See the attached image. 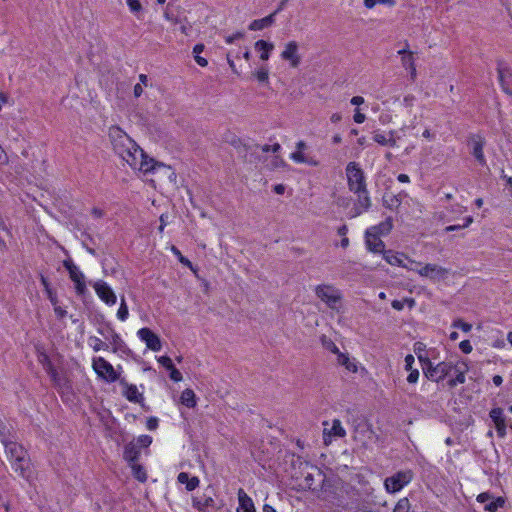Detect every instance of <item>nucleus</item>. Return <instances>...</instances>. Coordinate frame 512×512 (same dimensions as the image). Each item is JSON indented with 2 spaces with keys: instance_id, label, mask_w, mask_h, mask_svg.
<instances>
[{
  "instance_id": "6e6552de",
  "label": "nucleus",
  "mask_w": 512,
  "mask_h": 512,
  "mask_svg": "<svg viewBox=\"0 0 512 512\" xmlns=\"http://www.w3.org/2000/svg\"><path fill=\"white\" fill-rule=\"evenodd\" d=\"M63 266L69 272L70 279L75 284L76 292L79 295H83L87 290L84 274L79 270V268L70 259L64 260Z\"/></svg>"
},
{
  "instance_id": "338daca9",
  "label": "nucleus",
  "mask_w": 512,
  "mask_h": 512,
  "mask_svg": "<svg viewBox=\"0 0 512 512\" xmlns=\"http://www.w3.org/2000/svg\"><path fill=\"white\" fill-rule=\"evenodd\" d=\"M194 57L198 65H200L201 67L207 66L208 62L205 58L201 57L200 55H195Z\"/></svg>"
},
{
  "instance_id": "473e14b6",
  "label": "nucleus",
  "mask_w": 512,
  "mask_h": 512,
  "mask_svg": "<svg viewBox=\"0 0 512 512\" xmlns=\"http://www.w3.org/2000/svg\"><path fill=\"white\" fill-rule=\"evenodd\" d=\"M181 403L188 408H193L196 405V395L192 389H185L181 393Z\"/></svg>"
},
{
  "instance_id": "cd10ccee",
  "label": "nucleus",
  "mask_w": 512,
  "mask_h": 512,
  "mask_svg": "<svg viewBox=\"0 0 512 512\" xmlns=\"http://www.w3.org/2000/svg\"><path fill=\"white\" fill-rule=\"evenodd\" d=\"M393 134H394L393 131L389 132L390 137L387 138L385 134L375 131L373 133V140L382 146L395 147L396 140L393 138Z\"/></svg>"
},
{
  "instance_id": "c03bdc74",
  "label": "nucleus",
  "mask_w": 512,
  "mask_h": 512,
  "mask_svg": "<svg viewBox=\"0 0 512 512\" xmlns=\"http://www.w3.org/2000/svg\"><path fill=\"white\" fill-rule=\"evenodd\" d=\"M504 503H505L504 498L498 497L495 500H492L489 503H487L486 506H485V509L490 511V512H494L498 508L502 507L504 505Z\"/></svg>"
},
{
  "instance_id": "0eeeda50",
  "label": "nucleus",
  "mask_w": 512,
  "mask_h": 512,
  "mask_svg": "<svg viewBox=\"0 0 512 512\" xmlns=\"http://www.w3.org/2000/svg\"><path fill=\"white\" fill-rule=\"evenodd\" d=\"M413 473L410 470L399 471L385 479L384 485L388 492L396 493L411 482Z\"/></svg>"
},
{
  "instance_id": "f257e3e1",
  "label": "nucleus",
  "mask_w": 512,
  "mask_h": 512,
  "mask_svg": "<svg viewBox=\"0 0 512 512\" xmlns=\"http://www.w3.org/2000/svg\"><path fill=\"white\" fill-rule=\"evenodd\" d=\"M108 137L113 151L132 169L143 173L162 171L170 180L175 173L168 166L157 163L149 158L141 147L119 126H111Z\"/></svg>"
},
{
  "instance_id": "1a4fd4ad",
  "label": "nucleus",
  "mask_w": 512,
  "mask_h": 512,
  "mask_svg": "<svg viewBox=\"0 0 512 512\" xmlns=\"http://www.w3.org/2000/svg\"><path fill=\"white\" fill-rule=\"evenodd\" d=\"M353 193L357 196V199L350 212L351 218L361 215L363 212L367 211L371 207V199L369 197L367 188L361 189L359 192Z\"/></svg>"
},
{
  "instance_id": "ea45409f",
  "label": "nucleus",
  "mask_w": 512,
  "mask_h": 512,
  "mask_svg": "<svg viewBox=\"0 0 512 512\" xmlns=\"http://www.w3.org/2000/svg\"><path fill=\"white\" fill-rule=\"evenodd\" d=\"M99 332L105 337V338H110L111 340V344L114 346L113 347V351L116 352L118 350V347L120 346V343H121V338L120 336L114 331V330H110L109 331V334L110 336H107L105 335L101 330H99Z\"/></svg>"
},
{
  "instance_id": "bf43d9fd",
  "label": "nucleus",
  "mask_w": 512,
  "mask_h": 512,
  "mask_svg": "<svg viewBox=\"0 0 512 512\" xmlns=\"http://www.w3.org/2000/svg\"><path fill=\"white\" fill-rule=\"evenodd\" d=\"M353 119L356 123L361 124L365 121L366 116L365 114L361 113L359 110H356Z\"/></svg>"
},
{
  "instance_id": "f8f14e48",
  "label": "nucleus",
  "mask_w": 512,
  "mask_h": 512,
  "mask_svg": "<svg viewBox=\"0 0 512 512\" xmlns=\"http://www.w3.org/2000/svg\"><path fill=\"white\" fill-rule=\"evenodd\" d=\"M468 146L470 147L471 153L475 159L480 165L484 166L486 164V159L483 153L485 139L477 134L471 135L468 140Z\"/></svg>"
},
{
  "instance_id": "f3484780",
  "label": "nucleus",
  "mask_w": 512,
  "mask_h": 512,
  "mask_svg": "<svg viewBox=\"0 0 512 512\" xmlns=\"http://www.w3.org/2000/svg\"><path fill=\"white\" fill-rule=\"evenodd\" d=\"M489 416L495 425L498 436L500 438L505 437L507 425H506V419H505V416L503 413V409L499 408V407L493 408L490 411Z\"/></svg>"
},
{
  "instance_id": "e433bc0d",
  "label": "nucleus",
  "mask_w": 512,
  "mask_h": 512,
  "mask_svg": "<svg viewBox=\"0 0 512 512\" xmlns=\"http://www.w3.org/2000/svg\"><path fill=\"white\" fill-rule=\"evenodd\" d=\"M393 512H411L409 499L407 497L401 498L394 507Z\"/></svg>"
},
{
  "instance_id": "423d86ee",
  "label": "nucleus",
  "mask_w": 512,
  "mask_h": 512,
  "mask_svg": "<svg viewBox=\"0 0 512 512\" xmlns=\"http://www.w3.org/2000/svg\"><path fill=\"white\" fill-rule=\"evenodd\" d=\"M92 367L98 377L108 383L120 380L119 374L115 371L114 367L103 357L94 358Z\"/></svg>"
},
{
  "instance_id": "4d7b16f0",
  "label": "nucleus",
  "mask_w": 512,
  "mask_h": 512,
  "mask_svg": "<svg viewBox=\"0 0 512 512\" xmlns=\"http://www.w3.org/2000/svg\"><path fill=\"white\" fill-rule=\"evenodd\" d=\"M418 378H419V372H418V370H412V369H411V370H410V373H409V375H408V377H407V381H408L409 383H416V382H417V380H418Z\"/></svg>"
},
{
  "instance_id": "9d476101",
  "label": "nucleus",
  "mask_w": 512,
  "mask_h": 512,
  "mask_svg": "<svg viewBox=\"0 0 512 512\" xmlns=\"http://www.w3.org/2000/svg\"><path fill=\"white\" fill-rule=\"evenodd\" d=\"M497 72L500 84L505 93L512 95V70L502 60L497 62Z\"/></svg>"
},
{
  "instance_id": "2f4dec72",
  "label": "nucleus",
  "mask_w": 512,
  "mask_h": 512,
  "mask_svg": "<svg viewBox=\"0 0 512 512\" xmlns=\"http://www.w3.org/2000/svg\"><path fill=\"white\" fill-rule=\"evenodd\" d=\"M465 368H464V365L462 366H458V365H453V370L452 372H454L455 374V377L450 379L448 381V385L450 387H455L457 384H462L465 382Z\"/></svg>"
},
{
  "instance_id": "3c124183",
  "label": "nucleus",
  "mask_w": 512,
  "mask_h": 512,
  "mask_svg": "<svg viewBox=\"0 0 512 512\" xmlns=\"http://www.w3.org/2000/svg\"><path fill=\"white\" fill-rule=\"evenodd\" d=\"M169 371H170L171 380H173L175 382H180L183 379L182 374L180 373V371L178 369L175 368V366H173L171 369H169Z\"/></svg>"
},
{
  "instance_id": "f704fd0d",
  "label": "nucleus",
  "mask_w": 512,
  "mask_h": 512,
  "mask_svg": "<svg viewBox=\"0 0 512 512\" xmlns=\"http://www.w3.org/2000/svg\"><path fill=\"white\" fill-rule=\"evenodd\" d=\"M336 355L338 356V358H337L338 364L344 366L348 371H351V372L357 371V366L353 362L350 361L349 356L347 354L341 353L339 351V353H337Z\"/></svg>"
},
{
  "instance_id": "052dcab7",
  "label": "nucleus",
  "mask_w": 512,
  "mask_h": 512,
  "mask_svg": "<svg viewBox=\"0 0 512 512\" xmlns=\"http://www.w3.org/2000/svg\"><path fill=\"white\" fill-rule=\"evenodd\" d=\"M492 499L489 493H481L477 496V501L480 503H486Z\"/></svg>"
},
{
  "instance_id": "a18cd8bd",
  "label": "nucleus",
  "mask_w": 512,
  "mask_h": 512,
  "mask_svg": "<svg viewBox=\"0 0 512 512\" xmlns=\"http://www.w3.org/2000/svg\"><path fill=\"white\" fill-rule=\"evenodd\" d=\"M152 443V437L149 435H141L137 438L136 445L139 447H148Z\"/></svg>"
},
{
  "instance_id": "a19ab883",
  "label": "nucleus",
  "mask_w": 512,
  "mask_h": 512,
  "mask_svg": "<svg viewBox=\"0 0 512 512\" xmlns=\"http://www.w3.org/2000/svg\"><path fill=\"white\" fill-rule=\"evenodd\" d=\"M254 76L259 82L267 83L269 79V70L266 66H262L254 72Z\"/></svg>"
},
{
  "instance_id": "603ef678",
  "label": "nucleus",
  "mask_w": 512,
  "mask_h": 512,
  "mask_svg": "<svg viewBox=\"0 0 512 512\" xmlns=\"http://www.w3.org/2000/svg\"><path fill=\"white\" fill-rule=\"evenodd\" d=\"M459 348L465 354H469L472 352V345L469 340L461 341L459 344Z\"/></svg>"
},
{
  "instance_id": "4be33fe9",
  "label": "nucleus",
  "mask_w": 512,
  "mask_h": 512,
  "mask_svg": "<svg viewBox=\"0 0 512 512\" xmlns=\"http://www.w3.org/2000/svg\"><path fill=\"white\" fill-rule=\"evenodd\" d=\"M239 507L237 512H256L252 499L240 488L238 490Z\"/></svg>"
},
{
  "instance_id": "13d9d810",
  "label": "nucleus",
  "mask_w": 512,
  "mask_h": 512,
  "mask_svg": "<svg viewBox=\"0 0 512 512\" xmlns=\"http://www.w3.org/2000/svg\"><path fill=\"white\" fill-rule=\"evenodd\" d=\"M147 428L149 430H155L157 427H158V419L155 418V417H150L148 420H147Z\"/></svg>"
},
{
  "instance_id": "5fc2aeb1",
  "label": "nucleus",
  "mask_w": 512,
  "mask_h": 512,
  "mask_svg": "<svg viewBox=\"0 0 512 512\" xmlns=\"http://www.w3.org/2000/svg\"><path fill=\"white\" fill-rule=\"evenodd\" d=\"M244 37L243 32H236L233 35L227 36L225 41L227 44H232L235 40L242 39Z\"/></svg>"
},
{
  "instance_id": "79ce46f5",
  "label": "nucleus",
  "mask_w": 512,
  "mask_h": 512,
  "mask_svg": "<svg viewBox=\"0 0 512 512\" xmlns=\"http://www.w3.org/2000/svg\"><path fill=\"white\" fill-rule=\"evenodd\" d=\"M2 233L10 235V230L6 226L3 219L0 218V250L4 251V250H7V244H6V241L4 240V238L2 237Z\"/></svg>"
},
{
  "instance_id": "49530a36",
  "label": "nucleus",
  "mask_w": 512,
  "mask_h": 512,
  "mask_svg": "<svg viewBox=\"0 0 512 512\" xmlns=\"http://www.w3.org/2000/svg\"><path fill=\"white\" fill-rule=\"evenodd\" d=\"M452 326L454 328H460L462 331H464L466 333L471 331V329H472L471 324L466 323V322L462 321L461 319H457L456 321H454Z\"/></svg>"
},
{
  "instance_id": "2eb2a0df",
  "label": "nucleus",
  "mask_w": 512,
  "mask_h": 512,
  "mask_svg": "<svg viewBox=\"0 0 512 512\" xmlns=\"http://www.w3.org/2000/svg\"><path fill=\"white\" fill-rule=\"evenodd\" d=\"M281 58L285 61H289L293 68L299 66L301 58L298 54V44L296 41H290L285 45L281 53Z\"/></svg>"
},
{
  "instance_id": "39448f33",
  "label": "nucleus",
  "mask_w": 512,
  "mask_h": 512,
  "mask_svg": "<svg viewBox=\"0 0 512 512\" xmlns=\"http://www.w3.org/2000/svg\"><path fill=\"white\" fill-rule=\"evenodd\" d=\"M346 176L349 190L359 192L366 188L365 176L363 170L356 162H350L346 166Z\"/></svg>"
},
{
  "instance_id": "ddd939ff",
  "label": "nucleus",
  "mask_w": 512,
  "mask_h": 512,
  "mask_svg": "<svg viewBox=\"0 0 512 512\" xmlns=\"http://www.w3.org/2000/svg\"><path fill=\"white\" fill-rule=\"evenodd\" d=\"M323 425L327 426L328 422L327 421L323 422ZM345 436H346V431L343 428L341 421L339 419H334L332 421L331 428L324 427L323 439H324V443L326 445L331 443V437L343 438Z\"/></svg>"
},
{
  "instance_id": "6e6d98bb",
  "label": "nucleus",
  "mask_w": 512,
  "mask_h": 512,
  "mask_svg": "<svg viewBox=\"0 0 512 512\" xmlns=\"http://www.w3.org/2000/svg\"><path fill=\"white\" fill-rule=\"evenodd\" d=\"M414 102H415V96L411 95V94L406 95L403 99V104L407 108H411L414 105Z\"/></svg>"
},
{
  "instance_id": "a878e982",
  "label": "nucleus",
  "mask_w": 512,
  "mask_h": 512,
  "mask_svg": "<svg viewBox=\"0 0 512 512\" xmlns=\"http://www.w3.org/2000/svg\"><path fill=\"white\" fill-rule=\"evenodd\" d=\"M255 49L260 52V59L267 61L270 57L271 51L274 49V45L265 40H258L255 42Z\"/></svg>"
},
{
  "instance_id": "b1692460",
  "label": "nucleus",
  "mask_w": 512,
  "mask_h": 512,
  "mask_svg": "<svg viewBox=\"0 0 512 512\" xmlns=\"http://www.w3.org/2000/svg\"><path fill=\"white\" fill-rule=\"evenodd\" d=\"M193 507L200 512H206L208 507H212L215 504L214 499L211 496L202 495L194 496L192 499Z\"/></svg>"
},
{
  "instance_id": "69168bd1",
  "label": "nucleus",
  "mask_w": 512,
  "mask_h": 512,
  "mask_svg": "<svg viewBox=\"0 0 512 512\" xmlns=\"http://www.w3.org/2000/svg\"><path fill=\"white\" fill-rule=\"evenodd\" d=\"M350 102H351L352 105L359 106V105L364 103V98L361 97V96H354V97H352Z\"/></svg>"
},
{
  "instance_id": "c756f323",
  "label": "nucleus",
  "mask_w": 512,
  "mask_h": 512,
  "mask_svg": "<svg viewBox=\"0 0 512 512\" xmlns=\"http://www.w3.org/2000/svg\"><path fill=\"white\" fill-rule=\"evenodd\" d=\"M290 158L296 163H305L310 166H318L319 162L313 157H309L304 154L303 151H295L290 155Z\"/></svg>"
},
{
  "instance_id": "680f3d73",
  "label": "nucleus",
  "mask_w": 512,
  "mask_h": 512,
  "mask_svg": "<svg viewBox=\"0 0 512 512\" xmlns=\"http://www.w3.org/2000/svg\"><path fill=\"white\" fill-rule=\"evenodd\" d=\"M414 357L413 355L409 354L405 357V368L406 370H411L412 369V365L414 363Z\"/></svg>"
},
{
  "instance_id": "a211bd4d",
  "label": "nucleus",
  "mask_w": 512,
  "mask_h": 512,
  "mask_svg": "<svg viewBox=\"0 0 512 512\" xmlns=\"http://www.w3.org/2000/svg\"><path fill=\"white\" fill-rule=\"evenodd\" d=\"M377 236V234L366 230L365 232V242L367 249L373 253H383L385 251L384 242Z\"/></svg>"
},
{
  "instance_id": "4c0bfd02",
  "label": "nucleus",
  "mask_w": 512,
  "mask_h": 512,
  "mask_svg": "<svg viewBox=\"0 0 512 512\" xmlns=\"http://www.w3.org/2000/svg\"><path fill=\"white\" fill-rule=\"evenodd\" d=\"M89 344L93 348L94 351L106 350L108 349V345L103 342L101 339L91 336L89 337Z\"/></svg>"
},
{
  "instance_id": "0e129e2a",
  "label": "nucleus",
  "mask_w": 512,
  "mask_h": 512,
  "mask_svg": "<svg viewBox=\"0 0 512 512\" xmlns=\"http://www.w3.org/2000/svg\"><path fill=\"white\" fill-rule=\"evenodd\" d=\"M395 310L401 311L404 308V302L400 300H393L391 303Z\"/></svg>"
},
{
  "instance_id": "864d4df0",
  "label": "nucleus",
  "mask_w": 512,
  "mask_h": 512,
  "mask_svg": "<svg viewBox=\"0 0 512 512\" xmlns=\"http://www.w3.org/2000/svg\"><path fill=\"white\" fill-rule=\"evenodd\" d=\"M127 4L130 8V10L134 13L141 11L142 6L139 2V0H127Z\"/></svg>"
},
{
  "instance_id": "7ed1b4c3",
  "label": "nucleus",
  "mask_w": 512,
  "mask_h": 512,
  "mask_svg": "<svg viewBox=\"0 0 512 512\" xmlns=\"http://www.w3.org/2000/svg\"><path fill=\"white\" fill-rule=\"evenodd\" d=\"M411 267L409 270L417 272L420 276L429 278L432 281H441L445 280L449 275V269L442 267L438 264L428 263L425 264L422 267L420 266V263L409 260Z\"/></svg>"
},
{
  "instance_id": "20e7f679",
  "label": "nucleus",
  "mask_w": 512,
  "mask_h": 512,
  "mask_svg": "<svg viewBox=\"0 0 512 512\" xmlns=\"http://www.w3.org/2000/svg\"><path fill=\"white\" fill-rule=\"evenodd\" d=\"M316 296L329 308L338 309L342 301V294L339 289L330 284H320L314 289Z\"/></svg>"
},
{
  "instance_id": "c85d7f7f",
  "label": "nucleus",
  "mask_w": 512,
  "mask_h": 512,
  "mask_svg": "<svg viewBox=\"0 0 512 512\" xmlns=\"http://www.w3.org/2000/svg\"><path fill=\"white\" fill-rule=\"evenodd\" d=\"M392 227V219L389 217L380 224L370 227L368 230L377 234V236H380L387 235L391 231Z\"/></svg>"
},
{
  "instance_id": "774afa93",
  "label": "nucleus",
  "mask_w": 512,
  "mask_h": 512,
  "mask_svg": "<svg viewBox=\"0 0 512 512\" xmlns=\"http://www.w3.org/2000/svg\"><path fill=\"white\" fill-rule=\"evenodd\" d=\"M91 214L95 217V218H101L103 217L104 215V211L97 208V207H94L92 210H91Z\"/></svg>"
},
{
  "instance_id": "6ab92c4d",
  "label": "nucleus",
  "mask_w": 512,
  "mask_h": 512,
  "mask_svg": "<svg viewBox=\"0 0 512 512\" xmlns=\"http://www.w3.org/2000/svg\"><path fill=\"white\" fill-rule=\"evenodd\" d=\"M119 383L123 387V395L128 401L134 403H140L143 401V395L138 391L136 385L128 384L125 379H120Z\"/></svg>"
},
{
  "instance_id": "412c9836",
  "label": "nucleus",
  "mask_w": 512,
  "mask_h": 512,
  "mask_svg": "<svg viewBox=\"0 0 512 512\" xmlns=\"http://www.w3.org/2000/svg\"><path fill=\"white\" fill-rule=\"evenodd\" d=\"M2 442L10 462L15 461L20 456H26V450L20 444L6 440H2Z\"/></svg>"
},
{
  "instance_id": "37998d69",
  "label": "nucleus",
  "mask_w": 512,
  "mask_h": 512,
  "mask_svg": "<svg viewBox=\"0 0 512 512\" xmlns=\"http://www.w3.org/2000/svg\"><path fill=\"white\" fill-rule=\"evenodd\" d=\"M321 343L325 349L331 351L332 353H334V354L339 353V349L336 346V344L330 338L326 337L325 335H323L321 337Z\"/></svg>"
},
{
  "instance_id": "09e8293b",
  "label": "nucleus",
  "mask_w": 512,
  "mask_h": 512,
  "mask_svg": "<svg viewBox=\"0 0 512 512\" xmlns=\"http://www.w3.org/2000/svg\"><path fill=\"white\" fill-rule=\"evenodd\" d=\"M314 473L313 472H307V474L305 475V478H304V486L306 488H309V489H315V487H313L314 485Z\"/></svg>"
},
{
  "instance_id": "72a5a7b5",
  "label": "nucleus",
  "mask_w": 512,
  "mask_h": 512,
  "mask_svg": "<svg viewBox=\"0 0 512 512\" xmlns=\"http://www.w3.org/2000/svg\"><path fill=\"white\" fill-rule=\"evenodd\" d=\"M384 206L393 210L397 209L402 203V194L386 195L383 198Z\"/></svg>"
},
{
  "instance_id": "7c9ffc66",
  "label": "nucleus",
  "mask_w": 512,
  "mask_h": 512,
  "mask_svg": "<svg viewBox=\"0 0 512 512\" xmlns=\"http://www.w3.org/2000/svg\"><path fill=\"white\" fill-rule=\"evenodd\" d=\"M402 66L410 72L411 79L414 80L417 76L415 61L413 53H408L401 58Z\"/></svg>"
},
{
  "instance_id": "bb28decb",
  "label": "nucleus",
  "mask_w": 512,
  "mask_h": 512,
  "mask_svg": "<svg viewBox=\"0 0 512 512\" xmlns=\"http://www.w3.org/2000/svg\"><path fill=\"white\" fill-rule=\"evenodd\" d=\"M139 453H140V451H139L138 446L135 443L130 442L129 444H127L125 446L124 459L126 461H128L130 464L135 463V462H137Z\"/></svg>"
},
{
  "instance_id": "de8ad7c7",
  "label": "nucleus",
  "mask_w": 512,
  "mask_h": 512,
  "mask_svg": "<svg viewBox=\"0 0 512 512\" xmlns=\"http://www.w3.org/2000/svg\"><path fill=\"white\" fill-rule=\"evenodd\" d=\"M171 251L178 257L179 261L182 264H184L185 266H187L189 268H192V263L181 254V252L178 250V248H176L175 246H172Z\"/></svg>"
},
{
  "instance_id": "9b49d317",
  "label": "nucleus",
  "mask_w": 512,
  "mask_h": 512,
  "mask_svg": "<svg viewBox=\"0 0 512 512\" xmlns=\"http://www.w3.org/2000/svg\"><path fill=\"white\" fill-rule=\"evenodd\" d=\"M93 288L98 297L107 305H114L117 301L116 294L112 288L103 280H98L93 283Z\"/></svg>"
},
{
  "instance_id": "393cba45",
  "label": "nucleus",
  "mask_w": 512,
  "mask_h": 512,
  "mask_svg": "<svg viewBox=\"0 0 512 512\" xmlns=\"http://www.w3.org/2000/svg\"><path fill=\"white\" fill-rule=\"evenodd\" d=\"M177 480L179 483L185 484L186 489L188 491H193L194 489H196L199 486V483H200L198 477H196V476L190 477L189 474L186 472L179 473L177 476Z\"/></svg>"
},
{
  "instance_id": "e2e57ef3",
  "label": "nucleus",
  "mask_w": 512,
  "mask_h": 512,
  "mask_svg": "<svg viewBox=\"0 0 512 512\" xmlns=\"http://www.w3.org/2000/svg\"><path fill=\"white\" fill-rule=\"evenodd\" d=\"M143 93V86L141 83H137L135 86H134V89H133V94L136 98L140 97Z\"/></svg>"
},
{
  "instance_id": "c9c22d12",
  "label": "nucleus",
  "mask_w": 512,
  "mask_h": 512,
  "mask_svg": "<svg viewBox=\"0 0 512 512\" xmlns=\"http://www.w3.org/2000/svg\"><path fill=\"white\" fill-rule=\"evenodd\" d=\"M130 466L132 468L133 475L136 479H138L141 482L146 481L147 475H146L144 468L141 465H139L137 462H135V463L130 464Z\"/></svg>"
},
{
  "instance_id": "4468645a",
  "label": "nucleus",
  "mask_w": 512,
  "mask_h": 512,
  "mask_svg": "<svg viewBox=\"0 0 512 512\" xmlns=\"http://www.w3.org/2000/svg\"><path fill=\"white\" fill-rule=\"evenodd\" d=\"M139 338L146 343V346L152 351L161 350V340L152 330L149 328H141L137 332Z\"/></svg>"
},
{
  "instance_id": "f03ea898",
  "label": "nucleus",
  "mask_w": 512,
  "mask_h": 512,
  "mask_svg": "<svg viewBox=\"0 0 512 512\" xmlns=\"http://www.w3.org/2000/svg\"><path fill=\"white\" fill-rule=\"evenodd\" d=\"M419 360L422 363L425 376L432 381L439 382L452 374L453 364L451 362H440L434 366L428 358L419 356Z\"/></svg>"
},
{
  "instance_id": "dca6fc26",
  "label": "nucleus",
  "mask_w": 512,
  "mask_h": 512,
  "mask_svg": "<svg viewBox=\"0 0 512 512\" xmlns=\"http://www.w3.org/2000/svg\"><path fill=\"white\" fill-rule=\"evenodd\" d=\"M12 469L20 477L28 479L31 476V464L28 455L20 456L15 461H11Z\"/></svg>"
},
{
  "instance_id": "8fccbe9b",
  "label": "nucleus",
  "mask_w": 512,
  "mask_h": 512,
  "mask_svg": "<svg viewBox=\"0 0 512 512\" xmlns=\"http://www.w3.org/2000/svg\"><path fill=\"white\" fill-rule=\"evenodd\" d=\"M158 362L165 367L167 370L171 369L174 365L172 363V360L168 356H161L158 358Z\"/></svg>"
},
{
  "instance_id": "5701e85b",
  "label": "nucleus",
  "mask_w": 512,
  "mask_h": 512,
  "mask_svg": "<svg viewBox=\"0 0 512 512\" xmlns=\"http://www.w3.org/2000/svg\"><path fill=\"white\" fill-rule=\"evenodd\" d=\"M277 14V11H274L270 15L261 18V19H255L249 24V30L251 31H258L262 30L264 28H268L272 26L275 22V15Z\"/></svg>"
},
{
  "instance_id": "aec40b11",
  "label": "nucleus",
  "mask_w": 512,
  "mask_h": 512,
  "mask_svg": "<svg viewBox=\"0 0 512 512\" xmlns=\"http://www.w3.org/2000/svg\"><path fill=\"white\" fill-rule=\"evenodd\" d=\"M383 258L386 260L387 263L393 266H399L403 268H409L411 266H407L405 264V259H407V256L403 253L394 252L393 250H385L383 251Z\"/></svg>"
},
{
  "instance_id": "58836bf2",
  "label": "nucleus",
  "mask_w": 512,
  "mask_h": 512,
  "mask_svg": "<svg viewBox=\"0 0 512 512\" xmlns=\"http://www.w3.org/2000/svg\"><path fill=\"white\" fill-rule=\"evenodd\" d=\"M129 316L128 306L126 304L125 298L121 297L120 307L117 312V317L121 321L127 320Z\"/></svg>"
}]
</instances>
